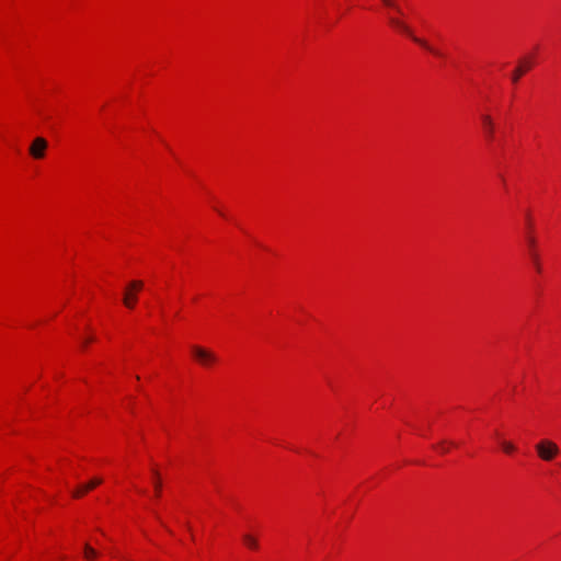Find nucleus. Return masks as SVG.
<instances>
[{"label":"nucleus","mask_w":561,"mask_h":561,"mask_svg":"<svg viewBox=\"0 0 561 561\" xmlns=\"http://www.w3.org/2000/svg\"><path fill=\"white\" fill-rule=\"evenodd\" d=\"M48 147V142L43 137H37L33 140L32 145L30 146V154L34 159H42L45 156V151Z\"/></svg>","instance_id":"20e7f679"},{"label":"nucleus","mask_w":561,"mask_h":561,"mask_svg":"<svg viewBox=\"0 0 561 561\" xmlns=\"http://www.w3.org/2000/svg\"><path fill=\"white\" fill-rule=\"evenodd\" d=\"M83 554L87 560H93L98 557V551L85 542L83 546Z\"/></svg>","instance_id":"9d476101"},{"label":"nucleus","mask_w":561,"mask_h":561,"mask_svg":"<svg viewBox=\"0 0 561 561\" xmlns=\"http://www.w3.org/2000/svg\"><path fill=\"white\" fill-rule=\"evenodd\" d=\"M153 477H154V491H156V496L158 497L160 495V492H161V481H160V477H159V472L153 470Z\"/></svg>","instance_id":"f8f14e48"},{"label":"nucleus","mask_w":561,"mask_h":561,"mask_svg":"<svg viewBox=\"0 0 561 561\" xmlns=\"http://www.w3.org/2000/svg\"><path fill=\"white\" fill-rule=\"evenodd\" d=\"M526 221H527V228L531 229V221H530L529 215L526 216Z\"/></svg>","instance_id":"dca6fc26"},{"label":"nucleus","mask_w":561,"mask_h":561,"mask_svg":"<svg viewBox=\"0 0 561 561\" xmlns=\"http://www.w3.org/2000/svg\"><path fill=\"white\" fill-rule=\"evenodd\" d=\"M242 539H243L244 545L248 548L253 549V550L259 548V542L254 536H252L250 534H244L242 536Z\"/></svg>","instance_id":"6e6552de"},{"label":"nucleus","mask_w":561,"mask_h":561,"mask_svg":"<svg viewBox=\"0 0 561 561\" xmlns=\"http://www.w3.org/2000/svg\"><path fill=\"white\" fill-rule=\"evenodd\" d=\"M144 284L141 280H133L129 283L128 287L126 290L133 293V291H137V290H140L142 288Z\"/></svg>","instance_id":"ddd939ff"},{"label":"nucleus","mask_w":561,"mask_h":561,"mask_svg":"<svg viewBox=\"0 0 561 561\" xmlns=\"http://www.w3.org/2000/svg\"><path fill=\"white\" fill-rule=\"evenodd\" d=\"M93 337H88L83 341V345L85 346L88 343L92 342Z\"/></svg>","instance_id":"f3484780"},{"label":"nucleus","mask_w":561,"mask_h":561,"mask_svg":"<svg viewBox=\"0 0 561 561\" xmlns=\"http://www.w3.org/2000/svg\"><path fill=\"white\" fill-rule=\"evenodd\" d=\"M193 356L196 358V360L203 365V366H209L217 362L216 355L202 346L193 345L191 347Z\"/></svg>","instance_id":"7ed1b4c3"},{"label":"nucleus","mask_w":561,"mask_h":561,"mask_svg":"<svg viewBox=\"0 0 561 561\" xmlns=\"http://www.w3.org/2000/svg\"><path fill=\"white\" fill-rule=\"evenodd\" d=\"M503 449L506 451V453H512L514 450V446L511 444V443H504L503 444Z\"/></svg>","instance_id":"2eb2a0df"},{"label":"nucleus","mask_w":561,"mask_h":561,"mask_svg":"<svg viewBox=\"0 0 561 561\" xmlns=\"http://www.w3.org/2000/svg\"><path fill=\"white\" fill-rule=\"evenodd\" d=\"M381 2L387 7V8H390L392 10H394L398 14H402V10L401 8L396 3L394 0H381Z\"/></svg>","instance_id":"9b49d317"},{"label":"nucleus","mask_w":561,"mask_h":561,"mask_svg":"<svg viewBox=\"0 0 561 561\" xmlns=\"http://www.w3.org/2000/svg\"><path fill=\"white\" fill-rule=\"evenodd\" d=\"M526 242H527V245H528V253H529V256L531 259V262L536 268L537 272H540L541 271V266H540V262H539V255L536 251V239L530 234L528 233L526 236Z\"/></svg>","instance_id":"39448f33"},{"label":"nucleus","mask_w":561,"mask_h":561,"mask_svg":"<svg viewBox=\"0 0 561 561\" xmlns=\"http://www.w3.org/2000/svg\"><path fill=\"white\" fill-rule=\"evenodd\" d=\"M136 299L137 297L134 293L126 290L124 294L123 302L127 308L131 309L135 306Z\"/></svg>","instance_id":"1a4fd4ad"},{"label":"nucleus","mask_w":561,"mask_h":561,"mask_svg":"<svg viewBox=\"0 0 561 561\" xmlns=\"http://www.w3.org/2000/svg\"><path fill=\"white\" fill-rule=\"evenodd\" d=\"M102 483V479L101 478H93L91 481H89L88 483L79 486L78 489L73 490L72 491V496L75 499H79L81 497L84 493H87L88 491L90 490H93L94 488H96L98 485H100Z\"/></svg>","instance_id":"423d86ee"},{"label":"nucleus","mask_w":561,"mask_h":561,"mask_svg":"<svg viewBox=\"0 0 561 561\" xmlns=\"http://www.w3.org/2000/svg\"><path fill=\"white\" fill-rule=\"evenodd\" d=\"M538 456L545 461H551L560 451L558 445L551 440L542 439L536 445Z\"/></svg>","instance_id":"f03ea898"},{"label":"nucleus","mask_w":561,"mask_h":561,"mask_svg":"<svg viewBox=\"0 0 561 561\" xmlns=\"http://www.w3.org/2000/svg\"><path fill=\"white\" fill-rule=\"evenodd\" d=\"M388 23H389V25L391 27H393L394 30L405 34L407 36L412 38L413 42H415L416 44L421 45L426 50L431 51L432 54H434L436 56H439V57L442 56V53L439 50L435 49L434 47H432L426 41L416 37L413 34L412 28L403 20H401L399 18H396V16H392V15H389L388 16Z\"/></svg>","instance_id":"f257e3e1"},{"label":"nucleus","mask_w":561,"mask_h":561,"mask_svg":"<svg viewBox=\"0 0 561 561\" xmlns=\"http://www.w3.org/2000/svg\"><path fill=\"white\" fill-rule=\"evenodd\" d=\"M533 66V61L529 58H525L520 61L519 66L515 69L512 75V81L516 83L519 78L528 71Z\"/></svg>","instance_id":"0eeeda50"},{"label":"nucleus","mask_w":561,"mask_h":561,"mask_svg":"<svg viewBox=\"0 0 561 561\" xmlns=\"http://www.w3.org/2000/svg\"><path fill=\"white\" fill-rule=\"evenodd\" d=\"M447 444H449V445H451V446H454V445H455L453 442L447 443L446 440H443L440 444H438V445L436 446V448H437V449H438V451H440L442 454H445V453H447V451H448V448H447V446H446Z\"/></svg>","instance_id":"4468645a"}]
</instances>
